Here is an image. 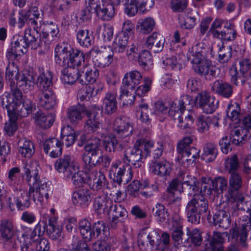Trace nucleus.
I'll list each match as a JSON object with an SVG mask.
<instances>
[{"instance_id":"nucleus-35","label":"nucleus","mask_w":251,"mask_h":251,"mask_svg":"<svg viewBox=\"0 0 251 251\" xmlns=\"http://www.w3.org/2000/svg\"><path fill=\"white\" fill-rule=\"evenodd\" d=\"M102 140V146L107 152H114L116 151H121L125 148L124 145L119 144L115 136L112 134L103 136Z\"/></svg>"},{"instance_id":"nucleus-53","label":"nucleus","mask_w":251,"mask_h":251,"mask_svg":"<svg viewBox=\"0 0 251 251\" xmlns=\"http://www.w3.org/2000/svg\"><path fill=\"white\" fill-rule=\"evenodd\" d=\"M224 238L221 232L214 231L211 240L209 243V247H207L211 251H223V243Z\"/></svg>"},{"instance_id":"nucleus-29","label":"nucleus","mask_w":251,"mask_h":251,"mask_svg":"<svg viewBox=\"0 0 251 251\" xmlns=\"http://www.w3.org/2000/svg\"><path fill=\"white\" fill-rule=\"evenodd\" d=\"M102 4L96 12L97 16L103 21H109L115 15L114 4L112 1L106 0H101Z\"/></svg>"},{"instance_id":"nucleus-61","label":"nucleus","mask_w":251,"mask_h":251,"mask_svg":"<svg viewBox=\"0 0 251 251\" xmlns=\"http://www.w3.org/2000/svg\"><path fill=\"white\" fill-rule=\"evenodd\" d=\"M225 44L218 45L219 61L225 63L227 62L231 57L232 48L230 46H226Z\"/></svg>"},{"instance_id":"nucleus-41","label":"nucleus","mask_w":251,"mask_h":251,"mask_svg":"<svg viewBox=\"0 0 251 251\" xmlns=\"http://www.w3.org/2000/svg\"><path fill=\"white\" fill-rule=\"evenodd\" d=\"M16 40L14 38V41L11 43V46L8 48L6 52V58L8 61V63H15L18 60V57L21 55L26 53L25 50L21 46H19Z\"/></svg>"},{"instance_id":"nucleus-34","label":"nucleus","mask_w":251,"mask_h":251,"mask_svg":"<svg viewBox=\"0 0 251 251\" xmlns=\"http://www.w3.org/2000/svg\"><path fill=\"white\" fill-rule=\"evenodd\" d=\"M101 151L96 152H85L82 157L85 164V168L87 170L95 169L94 168L102 163L101 159Z\"/></svg>"},{"instance_id":"nucleus-12","label":"nucleus","mask_w":251,"mask_h":251,"mask_svg":"<svg viewBox=\"0 0 251 251\" xmlns=\"http://www.w3.org/2000/svg\"><path fill=\"white\" fill-rule=\"evenodd\" d=\"M195 105L206 114H212L218 108L219 101L208 93L203 91L195 98Z\"/></svg>"},{"instance_id":"nucleus-49","label":"nucleus","mask_w":251,"mask_h":251,"mask_svg":"<svg viewBox=\"0 0 251 251\" xmlns=\"http://www.w3.org/2000/svg\"><path fill=\"white\" fill-rule=\"evenodd\" d=\"M19 75H21V74L19 73L18 67L16 64L15 63H8L6 68L5 78L7 83L10 86L15 85Z\"/></svg>"},{"instance_id":"nucleus-64","label":"nucleus","mask_w":251,"mask_h":251,"mask_svg":"<svg viewBox=\"0 0 251 251\" xmlns=\"http://www.w3.org/2000/svg\"><path fill=\"white\" fill-rule=\"evenodd\" d=\"M236 201V207L238 210L246 211L250 216L249 221L251 222V200L245 201L243 197H239Z\"/></svg>"},{"instance_id":"nucleus-6","label":"nucleus","mask_w":251,"mask_h":251,"mask_svg":"<svg viewBox=\"0 0 251 251\" xmlns=\"http://www.w3.org/2000/svg\"><path fill=\"white\" fill-rule=\"evenodd\" d=\"M185 211L188 222L198 224L201 218H210L207 200L202 195L195 196L187 203Z\"/></svg>"},{"instance_id":"nucleus-21","label":"nucleus","mask_w":251,"mask_h":251,"mask_svg":"<svg viewBox=\"0 0 251 251\" xmlns=\"http://www.w3.org/2000/svg\"><path fill=\"white\" fill-rule=\"evenodd\" d=\"M200 150L191 147L178 154L176 158L178 163L186 168L192 164L196 159L200 157Z\"/></svg>"},{"instance_id":"nucleus-27","label":"nucleus","mask_w":251,"mask_h":251,"mask_svg":"<svg viewBox=\"0 0 251 251\" xmlns=\"http://www.w3.org/2000/svg\"><path fill=\"white\" fill-rule=\"evenodd\" d=\"M17 87L22 90L25 93H28L34 88L35 82V75L33 73L25 72L19 75L16 82Z\"/></svg>"},{"instance_id":"nucleus-24","label":"nucleus","mask_w":251,"mask_h":251,"mask_svg":"<svg viewBox=\"0 0 251 251\" xmlns=\"http://www.w3.org/2000/svg\"><path fill=\"white\" fill-rule=\"evenodd\" d=\"M99 76V72L96 68L88 64H85L83 71H80L78 82L82 85L95 82Z\"/></svg>"},{"instance_id":"nucleus-55","label":"nucleus","mask_w":251,"mask_h":251,"mask_svg":"<svg viewBox=\"0 0 251 251\" xmlns=\"http://www.w3.org/2000/svg\"><path fill=\"white\" fill-rule=\"evenodd\" d=\"M110 172L114 174V181L120 184L122 181V176L126 173L125 167L120 161H117L112 163Z\"/></svg>"},{"instance_id":"nucleus-63","label":"nucleus","mask_w":251,"mask_h":251,"mask_svg":"<svg viewBox=\"0 0 251 251\" xmlns=\"http://www.w3.org/2000/svg\"><path fill=\"white\" fill-rule=\"evenodd\" d=\"M43 29L44 30L43 35L45 38H47L49 34L53 38H57L58 37L59 29L57 25L52 22H46Z\"/></svg>"},{"instance_id":"nucleus-48","label":"nucleus","mask_w":251,"mask_h":251,"mask_svg":"<svg viewBox=\"0 0 251 251\" xmlns=\"http://www.w3.org/2000/svg\"><path fill=\"white\" fill-rule=\"evenodd\" d=\"M111 202V200L107 199L104 196H99L94 200V208L99 214H106Z\"/></svg>"},{"instance_id":"nucleus-58","label":"nucleus","mask_w":251,"mask_h":251,"mask_svg":"<svg viewBox=\"0 0 251 251\" xmlns=\"http://www.w3.org/2000/svg\"><path fill=\"white\" fill-rule=\"evenodd\" d=\"M137 24L140 31L144 34H148L153 30L155 23L152 18L148 17L139 20Z\"/></svg>"},{"instance_id":"nucleus-13","label":"nucleus","mask_w":251,"mask_h":251,"mask_svg":"<svg viewBox=\"0 0 251 251\" xmlns=\"http://www.w3.org/2000/svg\"><path fill=\"white\" fill-rule=\"evenodd\" d=\"M141 234H147V241H144L143 236L139 237L138 243L141 249L146 250L148 247V245L150 244L151 249L158 250L160 234L157 230L145 228L143 229Z\"/></svg>"},{"instance_id":"nucleus-23","label":"nucleus","mask_w":251,"mask_h":251,"mask_svg":"<svg viewBox=\"0 0 251 251\" xmlns=\"http://www.w3.org/2000/svg\"><path fill=\"white\" fill-rule=\"evenodd\" d=\"M172 170L171 164L166 159L159 161L152 160L150 165V172L160 176H169Z\"/></svg>"},{"instance_id":"nucleus-2","label":"nucleus","mask_w":251,"mask_h":251,"mask_svg":"<svg viewBox=\"0 0 251 251\" xmlns=\"http://www.w3.org/2000/svg\"><path fill=\"white\" fill-rule=\"evenodd\" d=\"M187 56L193 64L194 72L205 79L210 80L218 75V68L212 64L211 61L205 58L204 52L198 45L192 48Z\"/></svg>"},{"instance_id":"nucleus-14","label":"nucleus","mask_w":251,"mask_h":251,"mask_svg":"<svg viewBox=\"0 0 251 251\" xmlns=\"http://www.w3.org/2000/svg\"><path fill=\"white\" fill-rule=\"evenodd\" d=\"M93 110L87 111L86 115L88 119L84 124L85 130L89 133H95L102 126V123L99 119L98 111L100 110L99 106H92Z\"/></svg>"},{"instance_id":"nucleus-50","label":"nucleus","mask_w":251,"mask_h":251,"mask_svg":"<svg viewBox=\"0 0 251 251\" xmlns=\"http://www.w3.org/2000/svg\"><path fill=\"white\" fill-rule=\"evenodd\" d=\"M251 134L247 133V130L240 128L233 130L230 134V140L235 145H239L243 141L250 140Z\"/></svg>"},{"instance_id":"nucleus-3","label":"nucleus","mask_w":251,"mask_h":251,"mask_svg":"<svg viewBox=\"0 0 251 251\" xmlns=\"http://www.w3.org/2000/svg\"><path fill=\"white\" fill-rule=\"evenodd\" d=\"M54 58L56 63L61 66L75 69L85 63V55L79 50L73 49L70 45H59L54 50Z\"/></svg>"},{"instance_id":"nucleus-44","label":"nucleus","mask_w":251,"mask_h":251,"mask_svg":"<svg viewBox=\"0 0 251 251\" xmlns=\"http://www.w3.org/2000/svg\"><path fill=\"white\" fill-rule=\"evenodd\" d=\"M34 118L36 125L43 128H49L54 122V116L53 114H46L41 111H37Z\"/></svg>"},{"instance_id":"nucleus-39","label":"nucleus","mask_w":251,"mask_h":251,"mask_svg":"<svg viewBox=\"0 0 251 251\" xmlns=\"http://www.w3.org/2000/svg\"><path fill=\"white\" fill-rule=\"evenodd\" d=\"M80 78V71L78 69L75 70L68 67L65 68L61 71L60 79L64 84H73L76 81L78 82Z\"/></svg>"},{"instance_id":"nucleus-32","label":"nucleus","mask_w":251,"mask_h":251,"mask_svg":"<svg viewBox=\"0 0 251 251\" xmlns=\"http://www.w3.org/2000/svg\"><path fill=\"white\" fill-rule=\"evenodd\" d=\"M226 203L224 206V209L217 211L213 216L214 225L225 229L227 228L230 225L231 219L228 207H226Z\"/></svg>"},{"instance_id":"nucleus-28","label":"nucleus","mask_w":251,"mask_h":251,"mask_svg":"<svg viewBox=\"0 0 251 251\" xmlns=\"http://www.w3.org/2000/svg\"><path fill=\"white\" fill-rule=\"evenodd\" d=\"M211 91L225 98H229L233 94L232 86L222 79L216 80L211 84Z\"/></svg>"},{"instance_id":"nucleus-40","label":"nucleus","mask_w":251,"mask_h":251,"mask_svg":"<svg viewBox=\"0 0 251 251\" xmlns=\"http://www.w3.org/2000/svg\"><path fill=\"white\" fill-rule=\"evenodd\" d=\"M189 109V113L186 115L184 112L176 113V116L173 118L174 122L182 129L189 128L194 122L193 113Z\"/></svg>"},{"instance_id":"nucleus-8","label":"nucleus","mask_w":251,"mask_h":251,"mask_svg":"<svg viewBox=\"0 0 251 251\" xmlns=\"http://www.w3.org/2000/svg\"><path fill=\"white\" fill-rule=\"evenodd\" d=\"M0 100L3 108L6 109L8 116H15V118L17 115L27 117L35 109V105L29 99L25 100L23 102L14 103L12 98L6 94L1 96Z\"/></svg>"},{"instance_id":"nucleus-4","label":"nucleus","mask_w":251,"mask_h":251,"mask_svg":"<svg viewBox=\"0 0 251 251\" xmlns=\"http://www.w3.org/2000/svg\"><path fill=\"white\" fill-rule=\"evenodd\" d=\"M51 80L44 73L37 78L38 90L35 94V100L41 107L47 109H53L56 106V97L52 90Z\"/></svg>"},{"instance_id":"nucleus-9","label":"nucleus","mask_w":251,"mask_h":251,"mask_svg":"<svg viewBox=\"0 0 251 251\" xmlns=\"http://www.w3.org/2000/svg\"><path fill=\"white\" fill-rule=\"evenodd\" d=\"M240 73L236 67L232 66L229 70L231 80L235 85L239 81L244 83L246 80L251 79V61L248 58H243L239 62Z\"/></svg>"},{"instance_id":"nucleus-31","label":"nucleus","mask_w":251,"mask_h":251,"mask_svg":"<svg viewBox=\"0 0 251 251\" xmlns=\"http://www.w3.org/2000/svg\"><path fill=\"white\" fill-rule=\"evenodd\" d=\"M142 75L137 71H132L126 73L123 79L122 86L133 90L140 83Z\"/></svg>"},{"instance_id":"nucleus-57","label":"nucleus","mask_w":251,"mask_h":251,"mask_svg":"<svg viewBox=\"0 0 251 251\" xmlns=\"http://www.w3.org/2000/svg\"><path fill=\"white\" fill-rule=\"evenodd\" d=\"M201 185V195H205L207 196L215 195L218 194V192L215 188V186L213 182V180L210 178H202Z\"/></svg>"},{"instance_id":"nucleus-47","label":"nucleus","mask_w":251,"mask_h":251,"mask_svg":"<svg viewBox=\"0 0 251 251\" xmlns=\"http://www.w3.org/2000/svg\"><path fill=\"white\" fill-rule=\"evenodd\" d=\"M76 36L77 43L81 47L88 48L94 43V37L88 29L79 30Z\"/></svg>"},{"instance_id":"nucleus-52","label":"nucleus","mask_w":251,"mask_h":251,"mask_svg":"<svg viewBox=\"0 0 251 251\" xmlns=\"http://www.w3.org/2000/svg\"><path fill=\"white\" fill-rule=\"evenodd\" d=\"M128 39L127 36L124 35H117L113 43L112 52L119 53L124 52L127 46Z\"/></svg>"},{"instance_id":"nucleus-51","label":"nucleus","mask_w":251,"mask_h":251,"mask_svg":"<svg viewBox=\"0 0 251 251\" xmlns=\"http://www.w3.org/2000/svg\"><path fill=\"white\" fill-rule=\"evenodd\" d=\"M79 230L83 239L90 241L95 237V233L91 229V223L86 219H83L79 222Z\"/></svg>"},{"instance_id":"nucleus-11","label":"nucleus","mask_w":251,"mask_h":251,"mask_svg":"<svg viewBox=\"0 0 251 251\" xmlns=\"http://www.w3.org/2000/svg\"><path fill=\"white\" fill-rule=\"evenodd\" d=\"M40 34L27 28L25 30L24 36L15 37L19 46H21L25 52L27 49L30 47L32 50H36L41 46L42 42L39 39Z\"/></svg>"},{"instance_id":"nucleus-22","label":"nucleus","mask_w":251,"mask_h":251,"mask_svg":"<svg viewBox=\"0 0 251 251\" xmlns=\"http://www.w3.org/2000/svg\"><path fill=\"white\" fill-rule=\"evenodd\" d=\"M18 228L13 223L7 220H3L0 225V233L4 243L11 242L14 236H16Z\"/></svg>"},{"instance_id":"nucleus-17","label":"nucleus","mask_w":251,"mask_h":251,"mask_svg":"<svg viewBox=\"0 0 251 251\" xmlns=\"http://www.w3.org/2000/svg\"><path fill=\"white\" fill-rule=\"evenodd\" d=\"M54 167L59 173L62 174L64 179L65 178H68L70 177L75 166L72 161L71 156L66 155L55 161Z\"/></svg>"},{"instance_id":"nucleus-56","label":"nucleus","mask_w":251,"mask_h":251,"mask_svg":"<svg viewBox=\"0 0 251 251\" xmlns=\"http://www.w3.org/2000/svg\"><path fill=\"white\" fill-rule=\"evenodd\" d=\"M187 240L195 247H199L202 243V238L201 233L198 228L187 229Z\"/></svg>"},{"instance_id":"nucleus-38","label":"nucleus","mask_w":251,"mask_h":251,"mask_svg":"<svg viewBox=\"0 0 251 251\" xmlns=\"http://www.w3.org/2000/svg\"><path fill=\"white\" fill-rule=\"evenodd\" d=\"M248 231L245 224L242 225V227L232 229L230 230L232 240H234V242L239 241L242 247L246 248L248 247L247 240Z\"/></svg>"},{"instance_id":"nucleus-5","label":"nucleus","mask_w":251,"mask_h":251,"mask_svg":"<svg viewBox=\"0 0 251 251\" xmlns=\"http://www.w3.org/2000/svg\"><path fill=\"white\" fill-rule=\"evenodd\" d=\"M153 143L144 139L137 140L133 148H128L124 151V162L132 164L135 168H140L143 159L150 155Z\"/></svg>"},{"instance_id":"nucleus-37","label":"nucleus","mask_w":251,"mask_h":251,"mask_svg":"<svg viewBox=\"0 0 251 251\" xmlns=\"http://www.w3.org/2000/svg\"><path fill=\"white\" fill-rule=\"evenodd\" d=\"M89 170L85 168V172H84L82 171L78 170V168L75 167L71 173L70 177L68 178H65L64 179L66 181L71 180L73 184L75 187H80L84 183H87V173Z\"/></svg>"},{"instance_id":"nucleus-36","label":"nucleus","mask_w":251,"mask_h":251,"mask_svg":"<svg viewBox=\"0 0 251 251\" xmlns=\"http://www.w3.org/2000/svg\"><path fill=\"white\" fill-rule=\"evenodd\" d=\"M199 183L195 178L189 177L187 175L186 177H184L181 183L182 192L188 196L193 195L194 197L198 196L196 192H198Z\"/></svg>"},{"instance_id":"nucleus-10","label":"nucleus","mask_w":251,"mask_h":251,"mask_svg":"<svg viewBox=\"0 0 251 251\" xmlns=\"http://www.w3.org/2000/svg\"><path fill=\"white\" fill-rule=\"evenodd\" d=\"M89 54L92 55L95 65L101 68L108 66L113 60V52L109 47L93 48Z\"/></svg>"},{"instance_id":"nucleus-54","label":"nucleus","mask_w":251,"mask_h":251,"mask_svg":"<svg viewBox=\"0 0 251 251\" xmlns=\"http://www.w3.org/2000/svg\"><path fill=\"white\" fill-rule=\"evenodd\" d=\"M241 113V107L239 102L230 100L228 104L226 114L232 121L238 120Z\"/></svg>"},{"instance_id":"nucleus-15","label":"nucleus","mask_w":251,"mask_h":251,"mask_svg":"<svg viewBox=\"0 0 251 251\" xmlns=\"http://www.w3.org/2000/svg\"><path fill=\"white\" fill-rule=\"evenodd\" d=\"M113 129L117 136L122 138L130 136L133 130L129 119L124 116L118 117L115 120Z\"/></svg>"},{"instance_id":"nucleus-46","label":"nucleus","mask_w":251,"mask_h":251,"mask_svg":"<svg viewBox=\"0 0 251 251\" xmlns=\"http://www.w3.org/2000/svg\"><path fill=\"white\" fill-rule=\"evenodd\" d=\"M218 152L217 146L214 143H207L203 147L201 158L206 162H212L216 158Z\"/></svg>"},{"instance_id":"nucleus-18","label":"nucleus","mask_w":251,"mask_h":251,"mask_svg":"<svg viewBox=\"0 0 251 251\" xmlns=\"http://www.w3.org/2000/svg\"><path fill=\"white\" fill-rule=\"evenodd\" d=\"M87 184L93 190H100L105 185L106 179L102 173L92 169L87 173Z\"/></svg>"},{"instance_id":"nucleus-59","label":"nucleus","mask_w":251,"mask_h":251,"mask_svg":"<svg viewBox=\"0 0 251 251\" xmlns=\"http://www.w3.org/2000/svg\"><path fill=\"white\" fill-rule=\"evenodd\" d=\"M135 98V97L133 90H130V89H127L124 86L121 87L120 99L123 105H130L132 104Z\"/></svg>"},{"instance_id":"nucleus-62","label":"nucleus","mask_w":251,"mask_h":251,"mask_svg":"<svg viewBox=\"0 0 251 251\" xmlns=\"http://www.w3.org/2000/svg\"><path fill=\"white\" fill-rule=\"evenodd\" d=\"M137 61L144 69H148L153 64L151 55L148 50H143L139 54Z\"/></svg>"},{"instance_id":"nucleus-45","label":"nucleus","mask_w":251,"mask_h":251,"mask_svg":"<svg viewBox=\"0 0 251 251\" xmlns=\"http://www.w3.org/2000/svg\"><path fill=\"white\" fill-rule=\"evenodd\" d=\"M199 13L196 11H192L185 17L180 15L178 18L180 26L184 29H192L197 24Z\"/></svg>"},{"instance_id":"nucleus-60","label":"nucleus","mask_w":251,"mask_h":251,"mask_svg":"<svg viewBox=\"0 0 251 251\" xmlns=\"http://www.w3.org/2000/svg\"><path fill=\"white\" fill-rule=\"evenodd\" d=\"M46 224L43 222H40L36 225L34 229L32 230L29 236L30 241L29 243L35 242L40 239L45 232V227Z\"/></svg>"},{"instance_id":"nucleus-16","label":"nucleus","mask_w":251,"mask_h":251,"mask_svg":"<svg viewBox=\"0 0 251 251\" xmlns=\"http://www.w3.org/2000/svg\"><path fill=\"white\" fill-rule=\"evenodd\" d=\"M106 214L112 216L110 226L113 229L117 228L118 223H121L123 224V220L127 217L126 209L119 203L114 204L112 201Z\"/></svg>"},{"instance_id":"nucleus-30","label":"nucleus","mask_w":251,"mask_h":251,"mask_svg":"<svg viewBox=\"0 0 251 251\" xmlns=\"http://www.w3.org/2000/svg\"><path fill=\"white\" fill-rule=\"evenodd\" d=\"M164 43L163 36L157 32H154L147 38L146 45L153 52H159L163 49Z\"/></svg>"},{"instance_id":"nucleus-7","label":"nucleus","mask_w":251,"mask_h":251,"mask_svg":"<svg viewBox=\"0 0 251 251\" xmlns=\"http://www.w3.org/2000/svg\"><path fill=\"white\" fill-rule=\"evenodd\" d=\"M185 211L188 222L198 224L201 218H210L207 200L202 195L195 196L187 203Z\"/></svg>"},{"instance_id":"nucleus-42","label":"nucleus","mask_w":251,"mask_h":251,"mask_svg":"<svg viewBox=\"0 0 251 251\" xmlns=\"http://www.w3.org/2000/svg\"><path fill=\"white\" fill-rule=\"evenodd\" d=\"M18 151L21 155L26 158L31 157L34 153V146L33 143L26 138H22L18 143Z\"/></svg>"},{"instance_id":"nucleus-1","label":"nucleus","mask_w":251,"mask_h":251,"mask_svg":"<svg viewBox=\"0 0 251 251\" xmlns=\"http://www.w3.org/2000/svg\"><path fill=\"white\" fill-rule=\"evenodd\" d=\"M39 169L36 161H30L25 164L23 176L29 186L28 192L15 188L8 199L10 208L16 205L18 209L23 210L29 206L30 199L36 204H41L52 196L53 188L51 182L44 178H40Z\"/></svg>"},{"instance_id":"nucleus-19","label":"nucleus","mask_w":251,"mask_h":251,"mask_svg":"<svg viewBox=\"0 0 251 251\" xmlns=\"http://www.w3.org/2000/svg\"><path fill=\"white\" fill-rule=\"evenodd\" d=\"M92 193L87 188H81L74 191L72 195L73 203L82 208H86L91 202Z\"/></svg>"},{"instance_id":"nucleus-25","label":"nucleus","mask_w":251,"mask_h":251,"mask_svg":"<svg viewBox=\"0 0 251 251\" xmlns=\"http://www.w3.org/2000/svg\"><path fill=\"white\" fill-rule=\"evenodd\" d=\"M226 27V28L223 30H214L213 31V36L219 39L223 44L233 41L237 36V32L233 24L231 23Z\"/></svg>"},{"instance_id":"nucleus-20","label":"nucleus","mask_w":251,"mask_h":251,"mask_svg":"<svg viewBox=\"0 0 251 251\" xmlns=\"http://www.w3.org/2000/svg\"><path fill=\"white\" fill-rule=\"evenodd\" d=\"M230 174L229 180V188L228 194V200L231 201L238 200V191L241 188L243 184L242 177L237 172H232Z\"/></svg>"},{"instance_id":"nucleus-33","label":"nucleus","mask_w":251,"mask_h":251,"mask_svg":"<svg viewBox=\"0 0 251 251\" xmlns=\"http://www.w3.org/2000/svg\"><path fill=\"white\" fill-rule=\"evenodd\" d=\"M117 93L115 91L108 92L103 100L102 107L105 113L111 115L117 109Z\"/></svg>"},{"instance_id":"nucleus-43","label":"nucleus","mask_w":251,"mask_h":251,"mask_svg":"<svg viewBox=\"0 0 251 251\" xmlns=\"http://www.w3.org/2000/svg\"><path fill=\"white\" fill-rule=\"evenodd\" d=\"M85 114V110L80 105L70 107L68 109L67 117L73 125L77 124L82 120Z\"/></svg>"},{"instance_id":"nucleus-26","label":"nucleus","mask_w":251,"mask_h":251,"mask_svg":"<svg viewBox=\"0 0 251 251\" xmlns=\"http://www.w3.org/2000/svg\"><path fill=\"white\" fill-rule=\"evenodd\" d=\"M44 151L51 158H57L62 152V144L57 138H52L46 140L44 143Z\"/></svg>"}]
</instances>
